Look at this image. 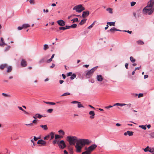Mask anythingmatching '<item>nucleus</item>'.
Masks as SVG:
<instances>
[{
  "mask_svg": "<svg viewBox=\"0 0 154 154\" xmlns=\"http://www.w3.org/2000/svg\"><path fill=\"white\" fill-rule=\"evenodd\" d=\"M91 142V141L87 139H79L78 143H76L75 148L76 151L78 152H81L83 147L86 145H89Z\"/></svg>",
  "mask_w": 154,
  "mask_h": 154,
  "instance_id": "f257e3e1",
  "label": "nucleus"
},
{
  "mask_svg": "<svg viewBox=\"0 0 154 154\" xmlns=\"http://www.w3.org/2000/svg\"><path fill=\"white\" fill-rule=\"evenodd\" d=\"M66 140L70 145H74L78 143V139L76 136H68L66 138Z\"/></svg>",
  "mask_w": 154,
  "mask_h": 154,
  "instance_id": "f03ea898",
  "label": "nucleus"
},
{
  "mask_svg": "<svg viewBox=\"0 0 154 154\" xmlns=\"http://www.w3.org/2000/svg\"><path fill=\"white\" fill-rule=\"evenodd\" d=\"M154 11V8H149L148 6H146L143 9V13L146 14H151Z\"/></svg>",
  "mask_w": 154,
  "mask_h": 154,
  "instance_id": "7ed1b4c3",
  "label": "nucleus"
},
{
  "mask_svg": "<svg viewBox=\"0 0 154 154\" xmlns=\"http://www.w3.org/2000/svg\"><path fill=\"white\" fill-rule=\"evenodd\" d=\"M97 67V66H95L90 70L88 71L86 74L85 76L86 78H90L92 76L94 72L96 70Z\"/></svg>",
  "mask_w": 154,
  "mask_h": 154,
  "instance_id": "20e7f679",
  "label": "nucleus"
},
{
  "mask_svg": "<svg viewBox=\"0 0 154 154\" xmlns=\"http://www.w3.org/2000/svg\"><path fill=\"white\" fill-rule=\"evenodd\" d=\"M73 10H75L78 12L80 13L83 11L85 10V8L83 7L82 5H79L74 7L73 9Z\"/></svg>",
  "mask_w": 154,
  "mask_h": 154,
  "instance_id": "39448f33",
  "label": "nucleus"
},
{
  "mask_svg": "<svg viewBox=\"0 0 154 154\" xmlns=\"http://www.w3.org/2000/svg\"><path fill=\"white\" fill-rule=\"evenodd\" d=\"M97 147V145L95 144H94L88 147H85V149L86 150H87L89 152L91 153Z\"/></svg>",
  "mask_w": 154,
  "mask_h": 154,
  "instance_id": "423d86ee",
  "label": "nucleus"
},
{
  "mask_svg": "<svg viewBox=\"0 0 154 154\" xmlns=\"http://www.w3.org/2000/svg\"><path fill=\"white\" fill-rule=\"evenodd\" d=\"M58 146L62 149H64L66 147V145L64 141L63 140H61L60 142L58 144Z\"/></svg>",
  "mask_w": 154,
  "mask_h": 154,
  "instance_id": "0eeeda50",
  "label": "nucleus"
},
{
  "mask_svg": "<svg viewBox=\"0 0 154 154\" xmlns=\"http://www.w3.org/2000/svg\"><path fill=\"white\" fill-rule=\"evenodd\" d=\"M154 0H150L148 3L147 5L149 8H154Z\"/></svg>",
  "mask_w": 154,
  "mask_h": 154,
  "instance_id": "6e6552de",
  "label": "nucleus"
},
{
  "mask_svg": "<svg viewBox=\"0 0 154 154\" xmlns=\"http://www.w3.org/2000/svg\"><path fill=\"white\" fill-rule=\"evenodd\" d=\"M57 22L60 26H63L65 25V21L62 20H59L57 21Z\"/></svg>",
  "mask_w": 154,
  "mask_h": 154,
  "instance_id": "1a4fd4ad",
  "label": "nucleus"
},
{
  "mask_svg": "<svg viewBox=\"0 0 154 154\" xmlns=\"http://www.w3.org/2000/svg\"><path fill=\"white\" fill-rule=\"evenodd\" d=\"M89 11H84L83 12L82 17L83 18H85L88 16L89 14Z\"/></svg>",
  "mask_w": 154,
  "mask_h": 154,
  "instance_id": "9d476101",
  "label": "nucleus"
},
{
  "mask_svg": "<svg viewBox=\"0 0 154 154\" xmlns=\"http://www.w3.org/2000/svg\"><path fill=\"white\" fill-rule=\"evenodd\" d=\"M21 65L22 67H25L27 66L26 61L23 59H22L21 62Z\"/></svg>",
  "mask_w": 154,
  "mask_h": 154,
  "instance_id": "9b49d317",
  "label": "nucleus"
},
{
  "mask_svg": "<svg viewBox=\"0 0 154 154\" xmlns=\"http://www.w3.org/2000/svg\"><path fill=\"white\" fill-rule=\"evenodd\" d=\"M43 117H44V116L42 115H41L37 113L35 114L34 116H33V118L35 119H36L37 118L38 119H41Z\"/></svg>",
  "mask_w": 154,
  "mask_h": 154,
  "instance_id": "f8f14e48",
  "label": "nucleus"
},
{
  "mask_svg": "<svg viewBox=\"0 0 154 154\" xmlns=\"http://www.w3.org/2000/svg\"><path fill=\"white\" fill-rule=\"evenodd\" d=\"M37 144H42L45 145L46 144V142L42 140H39L37 142Z\"/></svg>",
  "mask_w": 154,
  "mask_h": 154,
  "instance_id": "ddd939ff",
  "label": "nucleus"
},
{
  "mask_svg": "<svg viewBox=\"0 0 154 154\" xmlns=\"http://www.w3.org/2000/svg\"><path fill=\"white\" fill-rule=\"evenodd\" d=\"M97 79L99 82H101L103 79V78L101 75H97Z\"/></svg>",
  "mask_w": 154,
  "mask_h": 154,
  "instance_id": "4468645a",
  "label": "nucleus"
},
{
  "mask_svg": "<svg viewBox=\"0 0 154 154\" xmlns=\"http://www.w3.org/2000/svg\"><path fill=\"white\" fill-rule=\"evenodd\" d=\"M89 114L90 115H91L90 116V118L91 119H93L94 118V116L95 115V113L94 111H91L89 112Z\"/></svg>",
  "mask_w": 154,
  "mask_h": 154,
  "instance_id": "2eb2a0df",
  "label": "nucleus"
},
{
  "mask_svg": "<svg viewBox=\"0 0 154 154\" xmlns=\"http://www.w3.org/2000/svg\"><path fill=\"white\" fill-rule=\"evenodd\" d=\"M4 45H7L5 43L3 38H1L0 46H3Z\"/></svg>",
  "mask_w": 154,
  "mask_h": 154,
  "instance_id": "dca6fc26",
  "label": "nucleus"
},
{
  "mask_svg": "<svg viewBox=\"0 0 154 154\" xmlns=\"http://www.w3.org/2000/svg\"><path fill=\"white\" fill-rule=\"evenodd\" d=\"M110 31L111 32H114L115 31H122L121 30L116 29L115 27L112 28L110 30Z\"/></svg>",
  "mask_w": 154,
  "mask_h": 154,
  "instance_id": "f3484780",
  "label": "nucleus"
},
{
  "mask_svg": "<svg viewBox=\"0 0 154 154\" xmlns=\"http://www.w3.org/2000/svg\"><path fill=\"white\" fill-rule=\"evenodd\" d=\"M8 65L6 64H2L0 66V69L2 70L4 68L7 67Z\"/></svg>",
  "mask_w": 154,
  "mask_h": 154,
  "instance_id": "a211bd4d",
  "label": "nucleus"
},
{
  "mask_svg": "<svg viewBox=\"0 0 154 154\" xmlns=\"http://www.w3.org/2000/svg\"><path fill=\"white\" fill-rule=\"evenodd\" d=\"M40 126L45 130H47L48 129V128L46 125H40Z\"/></svg>",
  "mask_w": 154,
  "mask_h": 154,
  "instance_id": "6ab92c4d",
  "label": "nucleus"
},
{
  "mask_svg": "<svg viewBox=\"0 0 154 154\" xmlns=\"http://www.w3.org/2000/svg\"><path fill=\"white\" fill-rule=\"evenodd\" d=\"M115 22H107V24H108L110 26H115Z\"/></svg>",
  "mask_w": 154,
  "mask_h": 154,
  "instance_id": "aec40b11",
  "label": "nucleus"
},
{
  "mask_svg": "<svg viewBox=\"0 0 154 154\" xmlns=\"http://www.w3.org/2000/svg\"><path fill=\"white\" fill-rule=\"evenodd\" d=\"M106 11L110 14H112L113 13L112 9V8H108L106 9Z\"/></svg>",
  "mask_w": 154,
  "mask_h": 154,
  "instance_id": "412c9836",
  "label": "nucleus"
},
{
  "mask_svg": "<svg viewBox=\"0 0 154 154\" xmlns=\"http://www.w3.org/2000/svg\"><path fill=\"white\" fill-rule=\"evenodd\" d=\"M86 20L87 19H84L82 20L79 23V24L80 25H83L86 22Z\"/></svg>",
  "mask_w": 154,
  "mask_h": 154,
  "instance_id": "4be33fe9",
  "label": "nucleus"
},
{
  "mask_svg": "<svg viewBox=\"0 0 154 154\" xmlns=\"http://www.w3.org/2000/svg\"><path fill=\"white\" fill-rule=\"evenodd\" d=\"M44 103H45L47 104H50L51 105H55L56 104L54 102H45V101H44Z\"/></svg>",
  "mask_w": 154,
  "mask_h": 154,
  "instance_id": "5701e85b",
  "label": "nucleus"
},
{
  "mask_svg": "<svg viewBox=\"0 0 154 154\" xmlns=\"http://www.w3.org/2000/svg\"><path fill=\"white\" fill-rule=\"evenodd\" d=\"M50 136L51 137L50 140L53 139L54 137V133L53 132H51L50 133Z\"/></svg>",
  "mask_w": 154,
  "mask_h": 154,
  "instance_id": "b1692460",
  "label": "nucleus"
},
{
  "mask_svg": "<svg viewBox=\"0 0 154 154\" xmlns=\"http://www.w3.org/2000/svg\"><path fill=\"white\" fill-rule=\"evenodd\" d=\"M12 70V68L11 66H9L7 67V72H9L11 71Z\"/></svg>",
  "mask_w": 154,
  "mask_h": 154,
  "instance_id": "393cba45",
  "label": "nucleus"
},
{
  "mask_svg": "<svg viewBox=\"0 0 154 154\" xmlns=\"http://www.w3.org/2000/svg\"><path fill=\"white\" fill-rule=\"evenodd\" d=\"M22 26L24 28H26L30 26L28 24H24L22 25Z\"/></svg>",
  "mask_w": 154,
  "mask_h": 154,
  "instance_id": "a878e982",
  "label": "nucleus"
},
{
  "mask_svg": "<svg viewBox=\"0 0 154 154\" xmlns=\"http://www.w3.org/2000/svg\"><path fill=\"white\" fill-rule=\"evenodd\" d=\"M130 59L131 62L132 63H134L136 61V60L134 59V57L132 56L130 57Z\"/></svg>",
  "mask_w": 154,
  "mask_h": 154,
  "instance_id": "bb28decb",
  "label": "nucleus"
},
{
  "mask_svg": "<svg viewBox=\"0 0 154 154\" xmlns=\"http://www.w3.org/2000/svg\"><path fill=\"white\" fill-rule=\"evenodd\" d=\"M78 107L79 108H80L81 107L84 108V106H83L81 104V103L80 102H79L78 103Z\"/></svg>",
  "mask_w": 154,
  "mask_h": 154,
  "instance_id": "cd10ccee",
  "label": "nucleus"
},
{
  "mask_svg": "<svg viewBox=\"0 0 154 154\" xmlns=\"http://www.w3.org/2000/svg\"><path fill=\"white\" fill-rule=\"evenodd\" d=\"M128 134L129 136H131L133 135L134 132L129 131H127Z\"/></svg>",
  "mask_w": 154,
  "mask_h": 154,
  "instance_id": "c85d7f7f",
  "label": "nucleus"
},
{
  "mask_svg": "<svg viewBox=\"0 0 154 154\" xmlns=\"http://www.w3.org/2000/svg\"><path fill=\"white\" fill-rule=\"evenodd\" d=\"M96 22V21H94V22L91 25H90L88 27V29H91V28H92L93 27V26L95 24Z\"/></svg>",
  "mask_w": 154,
  "mask_h": 154,
  "instance_id": "c756f323",
  "label": "nucleus"
},
{
  "mask_svg": "<svg viewBox=\"0 0 154 154\" xmlns=\"http://www.w3.org/2000/svg\"><path fill=\"white\" fill-rule=\"evenodd\" d=\"M71 21H72V23H74L75 22H79V20L78 18H75L72 19Z\"/></svg>",
  "mask_w": 154,
  "mask_h": 154,
  "instance_id": "7c9ffc66",
  "label": "nucleus"
},
{
  "mask_svg": "<svg viewBox=\"0 0 154 154\" xmlns=\"http://www.w3.org/2000/svg\"><path fill=\"white\" fill-rule=\"evenodd\" d=\"M146 125H140L139 126V127L142 128L143 130H145L146 129Z\"/></svg>",
  "mask_w": 154,
  "mask_h": 154,
  "instance_id": "2f4dec72",
  "label": "nucleus"
},
{
  "mask_svg": "<svg viewBox=\"0 0 154 154\" xmlns=\"http://www.w3.org/2000/svg\"><path fill=\"white\" fill-rule=\"evenodd\" d=\"M58 132L63 135H64L65 134V132L63 131L62 130H60L58 131Z\"/></svg>",
  "mask_w": 154,
  "mask_h": 154,
  "instance_id": "473e14b6",
  "label": "nucleus"
},
{
  "mask_svg": "<svg viewBox=\"0 0 154 154\" xmlns=\"http://www.w3.org/2000/svg\"><path fill=\"white\" fill-rule=\"evenodd\" d=\"M77 25L75 23H74L70 26L71 28L73 29L77 27Z\"/></svg>",
  "mask_w": 154,
  "mask_h": 154,
  "instance_id": "72a5a7b5",
  "label": "nucleus"
},
{
  "mask_svg": "<svg viewBox=\"0 0 154 154\" xmlns=\"http://www.w3.org/2000/svg\"><path fill=\"white\" fill-rule=\"evenodd\" d=\"M76 75L74 73L71 75L70 78L72 80L75 79L76 77Z\"/></svg>",
  "mask_w": 154,
  "mask_h": 154,
  "instance_id": "f704fd0d",
  "label": "nucleus"
},
{
  "mask_svg": "<svg viewBox=\"0 0 154 154\" xmlns=\"http://www.w3.org/2000/svg\"><path fill=\"white\" fill-rule=\"evenodd\" d=\"M49 47L48 45L47 44H45L44 45V50H46L47 49H48Z\"/></svg>",
  "mask_w": 154,
  "mask_h": 154,
  "instance_id": "c9c22d12",
  "label": "nucleus"
},
{
  "mask_svg": "<svg viewBox=\"0 0 154 154\" xmlns=\"http://www.w3.org/2000/svg\"><path fill=\"white\" fill-rule=\"evenodd\" d=\"M61 137H63L61 136H60L58 134H56L55 135V139H59Z\"/></svg>",
  "mask_w": 154,
  "mask_h": 154,
  "instance_id": "e433bc0d",
  "label": "nucleus"
},
{
  "mask_svg": "<svg viewBox=\"0 0 154 154\" xmlns=\"http://www.w3.org/2000/svg\"><path fill=\"white\" fill-rule=\"evenodd\" d=\"M45 58H44L41 60L39 62V63L40 64L43 63L45 62Z\"/></svg>",
  "mask_w": 154,
  "mask_h": 154,
  "instance_id": "4c0bfd02",
  "label": "nucleus"
},
{
  "mask_svg": "<svg viewBox=\"0 0 154 154\" xmlns=\"http://www.w3.org/2000/svg\"><path fill=\"white\" fill-rule=\"evenodd\" d=\"M137 42L138 44L140 45H143L144 44V42L140 40L137 41Z\"/></svg>",
  "mask_w": 154,
  "mask_h": 154,
  "instance_id": "58836bf2",
  "label": "nucleus"
},
{
  "mask_svg": "<svg viewBox=\"0 0 154 154\" xmlns=\"http://www.w3.org/2000/svg\"><path fill=\"white\" fill-rule=\"evenodd\" d=\"M122 106L127 105V106L129 108H130L131 107V103H129L128 104H126L125 103H122Z\"/></svg>",
  "mask_w": 154,
  "mask_h": 154,
  "instance_id": "ea45409f",
  "label": "nucleus"
},
{
  "mask_svg": "<svg viewBox=\"0 0 154 154\" xmlns=\"http://www.w3.org/2000/svg\"><path fill=\"white\" fill-rule=\"evenodd\" d=\"M70 94L69 92H66L63 94L61 96H64L66 95H69Z\"/></svg>",
  "mask_w": 154,
  "mask_h": 154,
  "instance_id": "a19ab883",
  "label": "nucleus"
},
{
  "mask_svg": "<svg viewBox=\"0 0 154 154\" xmlns=\"http://www.w3.org/2000/svg\"><path fill=\"white\" fill-rule=\"evenodd\" d=\"M148 151L150 152H154L153 148H151L149 147V149H148Z\"/></svg>",
  "mask_w": 154,
  "mask_h": 154,
  "instance_id": "79ce46f5",
  "label": "nucleus"
},
{
  "mask_svg": "<svg viewBox=\"0 0 154 154\" xmlns=\"http://www.w3.org/2000/svg\"><path fill=\"white\" fill-rule=\"evenodd\" d=\"M122 106V103H115L113 105V106Z\"/></svg>",
  "mask_w": 154,
  "mask_h": 154,
  "instance_id": "37998d69",
  "label": "nucleus"
},
{
  "mask_svg": "<svg viewBox=\"0 0 154 154\" xmlns=\"http://www.w3.org/2000/svg\"><path fill=\"white\" fill-rule=\"evenodd\" d=\"M50 137V134H48L44 138V140H48L49 138Z\"/></svg>",
  "mask_w": 154,
  "mask_h": 154,
  "instance_id": "c03bdc74",
  "label": "nucleus"
},
{
  "mask_svg": "<svg viewBox=\"0 0 154 154\" xmlns=\"http://www.w3.org/2000/svg\"><path fill=\"white\" fill-rule=\"evenodd\" d=\"M59 142V141H57V139H55L53 141V143L54 144H58Z\"/></svg>",
  "mask_w": 154,
  "mask_h": 154,
  "instance_id": "a18cd8bd",
  "label": "nucleus"
},
{
  "mask_svg": "<svg viewBox=\"0 0 154 154\" xmlns=\"http://www.w3.org/2000/svg\"><path fill=\"white\" fill-rule=\"evenodd\" d=\"M149 135L151 138H154V132L151 133Z\"/></svg>",
  "mask_w": 154,
  "mask_h": 154,
  "instance_id": "49530a36",
  "label": "nucleus"
},
{
  "mask_svg": "<svg viewBox=\"0 0 154 154\" xmlns=\"http://www.w3.org/2000/svg\"><path fill=\"white\" fill-rule=\"evenodd\" d=\"M53 111V109H50L47 110V112L50 113H51Z\"/></svg>",
  "mask_w": 154,
  "mask_h": 154,
  "instance_id": "de8ad7c7",
  "label": "nucleus"
},
{
  "mask_svg": "<svg viewBox=\"0 0 154 154\" xmlns=\"http://www.w3.org/2000/svg\"><path fill=\"white\" fill-rule=\"evenodd\" d=\"M149 147L148 146H147L146 148L143 149V150L145 152H146L148 151V149H149Z\"/></svg>",
  "mask_w": 154,
  "mask_h": 154,
  "instance_id": "09e8293b",
  "label": "nucleus"
},
{
  "mask_svg": "<svg viewBox=\"0 0 154 154\" xmlns=\"http://www.w3.org/2000/svg\"><path fill=\"white\" fill-rule=\"evenodd\" d=\"M91 153L89 152L87 150L83 152L82 154H90Z\"/></svg>",
  "mask_w": 154,
  "mask_h": 154,
  "instance_id": "8fccbe9b",
  "label": "nucleus"
},
{
  "mask_svg": "<svg viewBox=\"0 0 154 154\" xmlns=\"http://www.w3.org/2000/svg\"><path fill=\"white\" fill-rule=\"evenodd\" d=\"M136 3V2H131V6L132 7L134 6L135 5Z\"/></svg>",
  "mask_w": 154,
  "mask_h": 154,
  "instance_id": "3c124183",
  "label": "nucleus"
},
{
  "mask_svg": "<svg viewBox=\"0 0 154 154\" xmlns=\"http://www.w3.org/2000/svg\"><path fill=\"white\" fill-rule=\"evenodd\" d=\"M29 2L31 4H35V1L34 0H30Z\"/></svg>",
  "mask_w": 154,
  "mask_h": 154,
  "instance_id": "603ef678",
  "label": "nucleus"
},
{
  "mask_svg": "<svg viewBox=\"0 0 154 154\" xmlns=\"http://www.w3.org/2000/svg\"><path fill=\"white\" fill-rule=\"evenodd\" d=\"M59 29L60 30H66V29L65 28V27H60L59 28Z\"/></svg>",
  "mask_w": 154,
  "mask_h": 154,
  "instance_id": "864d4df0",
  "label": "nucleus"
},
{
  "mask_svg": "<svg viewBox=\"0 0 154 154\" xmlns=\"http://www.w3.org/2000/svg\"><path fill=\"white\" fill-rule=\"evenodd\" d=\"M122 31L123 32H127L129 34H131V33H132V31H129V30H123Z\"/></svg>",
  "mask_w": 154,
  "mask_h": 154,
  "instance_id": "5fc2aeb1",
  "label": "nucleus"
},
{
  "mask_svg": "<svg viewBox=\"0 0 154 154\" xmlns=\"http://www.w3.org/2000/svg\"><path fill=\"white\" fill-rule=\"evenodd\" d=\"M52 58H51L50 59L48 60L47 61V62L48 63H49L51 62L52 61Z\"/></svg>",
  "mask_w": 154,
  "mask_h": 154,
  "instance_id": "6e6d98bb",
  "label": "nucleus"
},
{
  "mask_svg": "<svg viewBox=\"0 0 154 154\" xmlns=\"http://www.w3.org/2000/svg\"><path fill=\"white\" fill-rule=\"evenodd\" d=\"M23 28V26H18L17 28V29L18 30H21Z\"/></svg>",
  "mask_w": 154,
  "mask_h": 154,
  "instance_id": "4d7b16f0",
  "label": "nucleus"
},
{
  "mask_svg": "<svg viewBox=\"0 0 154 154\" xmlns=\"http://www.w3.org/2000/svg\"><path fill=\"white\" fill-rule=\"evenodd\" d=\"M65 28L66 29H69L71 28L70 26H69L66 25L65 26Z\"/></svg>",
  "mask_w": 154,
  "mask_h": 154,
  "instance_id": "13d9d810",
  "label": "nucleus"
},
{
  "mask_svg": "<svg viewBox=\"0 0 154 154\" xmlns=\"http://www.w3.org/2000/svg\"><path fill=\"white\" fill-rule=\"evenodd\" d=\"M113 106H106V107H105V108L106 109H109L110 108H111V107H112Z\"/></svg>",
  "mask_w": 154,
  "mask_h": 154,
  "instance_id": "bf43d9fd",
  "label": "nucleus"
},
{
  "mask_svg": "<svg viewBox=\"0 0 154 154\" xmlns=\"http://www.w3.org/2000/svg\"><path fill=\"white\" fill-rule=\"evenodd\" d=\"M72 72H69V73H68L67 74V76H69L70 75L71 76L72 75Z\"/></svg>",
  "mask_w": 154,
  "mask_h": 154,
  "instance_id": "052dcab7",
  "label": "nucleus"
},
{
  "mask_svg": "<svg viewBox=\"0 0 154 154\" xmlns=\"http://www.w3.org/2000/svg\"><path fill=\"white\" fill-rule=\"evenodd\" d=\"M79 102H78L77 101H74L72 102H71V103H73V104H75V103H78Z\"/></svg>",
  "mask_w": 154,
  "mask_h": 154,
  "instance_id": "680f3d73",
  "label": "nucleus"
},
{
  "mask_svg": "<svg viewBox=\"0 0 154 154\" xmlns=\"http://www.w3.org/2000/svg\"><path fill=\"white\" fill-rule=\"evenodd\" d=\"M143 96V94L140 93V94H139V95H138V97H142Z\"/></svg>",
  "mask_w": 154,
  "mask_h": 154,
  "instance_id": "e2e57ef3",
  "label": "nucleus"
},
{
  "mask_svg": "<svg viewBox=\"0 0 154 154\" xmlns=\"http://www.w3.org/2000/svg\"><path fill=\"white\" fill-rule=\"evenodd\" d=\"M55 66V65L54 63H52L51 66H50L51 68H53Z\"/></svg>",
  "mask_w": 154,
  "mask_h": 154,
  "instance_id": "0e129e2a",
  "label": "nucleus"
},
{
  "mask_svg": "<svg viewBox=\"0 0 154 154\" xmlns=\"http://www.w3.org/2000/svg\"><path fill=\"white\" fill-rule=\"evenodd\" d=\"M70 154H72L73 153V149L72 148L70 149Z\"/></svg>",
  "mask_w": 154,
  "mask_h": 154,
  "instance_id": "69168bd1",
  "label": "nucleus"
},
{
  "mask_svg": "<svg viewBox=\"0 0 154 154\" xmlns=\"http://www.w3.org/2000/svg\"><path fill=\"white\" fill-rule=\"evenodd\" d=\"M17 107L20 110H21L22 111H23L24 109L21 107L18 106Z\"/></svg>",
  "mask_w": 154,
  "mask_h": 154,
  "instance_id": "338daca9",
  "label": "nucleus"
},
{
  "mask_svg": "<svg viewBox=\"0 0 154 154\" xmlns=\"http://www.w3.org/2000/svg\"><path fill=\"white\" fill-rule=\"evenodd\" d=\"M39 139V138H37V137H36L35 136H34V138H33V139L34 140H35V141H36L38 139Z\"/></svg>",
  "mask_w": 154,
  "mask_h": 154,
  "instance_id": "774afa93",
  "label": "nucleus"
}]
</instances>
